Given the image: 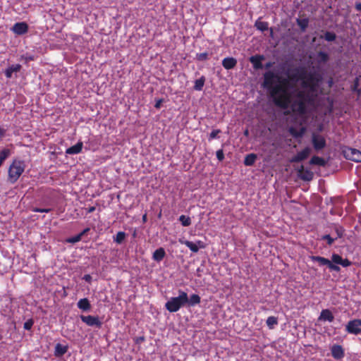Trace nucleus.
<instances>
[{"label":"nucleus","mask_w":361,"mask_h":361,"mask_svg":"<svg viewBox=\"0 0 361 361\" xmlns=\"http://www.w3.org/2000/svg\"><path fill=\"white\" fill-rule=\"evenodd\" d=\"M302 87L305 90H299L295 88L293 94H290L288 109L284 111L285 115L305 116L308 111V108L314 106L318 92V84L314 82L310 84L303 81Z\"/></svg>","instance_id":"nucleus-1"},{"label":"nucleus","mask_w":361,"mask_h":361,"mask_svg":"<svg viewBox=\"0 0 361 361\" xmlns=\"http://www.w3.org/2000/svg\"><path fill=\"white\" fill-rule=\"evenodd\" d=\"M280 76L272 71L264 73L262 87L268 92L269 98L275 106L286 111L288 109L289 94L280 84Z\"/></svg>","instance_id":"nucleus-2"},{"label":"nucleus","mask_w":361,"mask_h":361,"mask_svg":"<svg viewBox=\"0 0 361 361\" xmlns=\"http://www.w3.org/2000/svg\"><path fill=\"white\" fill-rule=\"evenodd\" d=\"M179 295L177 297H173L165 304L166 309L170 312H176L182 307L185 306L188 301L187 293L179 290Z\"/></svg>","instance_id":"nucleus-3"},{"label":"nucleus","mask_w":361,"mask_h":361,"mask_svg":"<svg viewBox=\"0 0 361 361\" xmlns=\"http://www.w3.org/2000/svg\"><path fill=\"white\" fill-rule=\"evenodd\" d=\"M25 163L24 161L15 159L8 169V181L15 183L24 172Z\"/></svg>","instance_id":"nucleus-4"},{"label":"nucleus","mask_w":361,"mask_h":361,"mask_svg":"<svg viewBox=\"0 0 361 361\" xmlns=\"http://www.w3.org/2000/svg\"><path fill=\"white\" fill-rule=\"evenodd\" d=\"M286 75L292 83V85H290V87L293 88L295 84L306 77L307 71L304 67L298 66L291 70H288Z\"/></svg>","instance_id":"nucleus-5"},{"label":"nucleus","mask_w":361,"mask_h":361,"mask_svg":"<svg viewBox=\"0 0 361 361\" xmlns=\"http://www.w3.org/2000/svg\"><path fill=\"white\" fill-rule=\"evenodd\" d=\"M259 142H262L261 150L267 153L268 156H271L276 152L277 145L274 140V137H258Z\"/></svg>","instance_id":"nucleus-6"},{"label":"nucleus","mask_w":361,"mask_h":361,"mask_svg":"<svg viewBox=\"0 0 361 361\" xmlns=\"http://www.w3.org/2000/svg\"><path fill=\"white\" fill-rule=\"evenodd\" d=\"M341 152L346 159L355 162H361V152L360 150L350 147L343 146L341 148Z\"/></svg>","instance_id":"nucleus-7"},{"label":"nucleus","mask_w":361,"mask_h":361,"mask_svg":"<svg viewBox=\"0 0 361 361\" xmlns=\"http://www.w3.org/2000/svg\"><path fill=\"white\" fill-rule=\"evenodd\" d=\"M311 260L317 262L321 266H327L331 271H340L341 269L338 265L333 264L329 259L321 256H311Z\"/></svg>","instance_id":"nucleus-8"},{"label":"nucleus","mask_w":361,"mask_h":361,"mask_svg":"<svg viewBox=\"0 0 361 361\" xmlns=\"http://www.w3.org/2000/svg\"><path fill=\"white\" fill-rule=\"evenodd\" d=\"M349 334L357 335L361 333V319H355L348 322L345 326Z\"/></svg>","instance_id":"nucleus-9"},{"label":"nucleus","mask_w":361,"mask_h":361,"mask_svg":"<svg viewBox=\"0 0 361 361\" xmlns=\"http://www.w3.org/2000/svg\"><path fill=\"white\" fill-rule=\"evenodd\" d=\"M80 318L82 322L85 323L89 326H95L100 329L102 326V322L97 316L80 315Z\"/></svg>","instance_id":"nucleus-10"},{"label":"nucleus","mask_w":361,"mask_h":361,"mask_svg":"<svg viewBox=\"0 0 361 361\" xmlns=\"http://www.w3.org/2000/svg\"><path fill=\"white\" fill-rule=\"evenodd\" d=\"M311 151L312 149L310 147H305L301 151L298 152L295 155H294L291 158L290 161L293 163H298L304 161L310 156Z\"/></svg>","instance_id":"nucleus-11"},{"label":"nucleus","mask_w":361,"mask_h":361,"mask_svg":"<svg viewBox=\"0 0 361 361\" xmlns=\"http://www.w3.org/2000/svg\"><path fill=\"white\" fill-rule=\"evenodd\" d=\"M265 59L264 55L256 54L250 57L249 61L252 64L255 70H261L264 68V66L262 63Z\"/></svg>","instance_id":"nucleus-12"},{"label":"nucleus","mask_w":361,"mask_h":361,"mask_svg":"<svg viewBox=\"0 0 361 361\" xmlns=\"http://www.w3.org/2000/svg\"><path fill=\"white\" fill-rule=\"evenodd\" d=\"M28 25L25 22L16 23L13 25L11 30L18 35H23L27 32Z\"/></svg>","instance_id":"nucleus-13"},{"label":"nucleus","mask_w":361,"mask_h":361,"mask_svg":"<svg viewBox=\"0 0 361 361\" xmlns=\"http://www.w3.org/2000/svg\"><path fill=\"white\" fill-rule=\"evenodd\" d=\"M298 176L302 180L310 181L313 179L314 173L309 169H305L304 166L302 165L298 169Z\"/></svg>","instance_id":"nucleus-14"},{"label":"nucleus","mask_w":361,"mask_h":361,"mask_svg":"<svg viewBox=\"0 0 361 361\" xmlns=\"http://www.w3.org/2000/svg\"><path fill=\"white\" fill-rule=\"evenodd\" d=\"M180 243L182 244H184L192 252H195V253L199 251L200 248L205 247L204 243L201 240H198V241H197V243H193V242L189 241V240L181 241Z\"/></svg>","instance_id":"nucleus-15"},{"label":"nucleus","mask_w":361,"mask_h":361,"mask_svg":"<svg viewBox=\"0 0 361 361\" xmlns=\"http://www.w3.org/2000/svg\"><path fill=\"white\" fill-rule=\"evenodd\" d=\"M312 144L315 151L322 150L326 145L325 137H312Z\"/></svg>","instance_id":"nucleus-16"},{"label":"nucleus","mask_w":361,"mask_h":361,"mask_svg":"<svg viewBox=\"0 0 361 361\" xmlns=\"http://www.w3.org/2000/svg\"><path fill=\"white\" fill-rule=\"evenodd\" d=\"M331 355L336 360L342 359L344 355V350L341 345H334L331 348Z\"/></svg>","instance_id":"nucleus-17"},{"label":"nucleus","mask_w":361,"mask_h":361,"mask_svg":"<svg viewBox=\"0 0 361 361\" xmlns=\"http://www.w3.org/2000/svg\"><path fill=\"white\" fill-rule=\"evenodd\" d=\"M255 27L261 32H264L268 30L269 28V23L265 21H262L261 18H259L255 23ZM273 29L270 28V35L271 37H273Z\"/></svg>","instance_id":"nucleus-18"},{"label":"nucleus","mask_w":361,"mask_h":361,"mask_svg":"<svg viewBox=\"0 0 361 361\" xmlns=\"http://www.w3.org/2000/svg\"><path fill=\"white\" fill-rule=\"evenodd\" d=\"M237 65V60L233 57H226L222 61V66L225 69L230 70L234 68Z\"/></svg>","instance_id":"nucleus-19"},{"label":"nucleus","mask_w":361,"mask_h":361,"mask_svg":"<svg viewBox=\"0 0 361 361\" xmlns=\"http://www.w3.org/2000/svg\"><path fill=\"white\" fill-rule=\"evenodd\" d=\"M83 144L82 142H78L76 145L66 149V154H79L82 149Z\"/></svg>","instance_id":"nucleus-20"},{"label":"nucleus","mask_w":361,"mask_h":361,"mask_svg":"<svg viewBox=\"0 0 361 361\" xmlns=\"http://www.w3.org/2000/svg\"><path fill=\"white\" fill-rule=\"evenodd\" d=\"M295 21H296V24L300 27V32H306L307 28L309 26V22H310L309 18H296Z\"/></svg>","instance_id":"nucleus-21"},{"label":"nucleus","mask_w":361,"mask_h":361,"mask_svg":"<svg viewBox=\"0 0 361 361\" xmlns=\"http://www.w3.org/2000/svg\"><path fill=\"white\" fill-rule=\"evenodd\" d=\"M166 256L165 250L163 247L157 249L152 255V259L156 262H161Z\"/></svg>","instance_id":"nucleus-22"},{"label":"nucleus","mask_w":361,"mask_h":361,"mask_svg":"<svg viewBox=\"0 0 361 361\" xmlns=\"http://www.w3.org/2000/svg\"><path fill=\"white\" fill-rule=\"evenodd\" d=\"M77 305L78 307L84 312H87L91 309L90 302L86 298L80 299Z\"/></svg>","instance_id":"nucleus-23"},{"label":"nucleus","mask_w":361,"mask_h":361,"mask_svg":"<svg viewBox=\"0 0 361 361\" xmlns=\"http://www.w3.org/2000/svg\"><path fill=\"white\" fill-rule=\"evenodd\" d=\"M319 319L331 322L334 321V317L329 310L326 309L322 310Z\"/></svg>","instance_id":"nucleus-24"},{"label":"nucleus","mask_w":361,"mask_h":361,"mask_svg":"<svg viewBox=\"0 0 361 361\" xmlns=\"http://www.w3.org/2000/svg\"><path fill=\"white\" fill-rule=\"evenodd\" d=\"M20 69H21V65H20V64L12 65L5 70L4 73L7 78H11L13 73L18 72L20 71Z\"/></svg>","instance_id":"nucleus-25"},{"label":"nucleus","mask_w":361,"mask_h":361,"mask_svg":"<svg viewBox=\"0 0 361 361\" xmlns=\"http://www.w3.org/2000/svg\"><path fill=\"white\" fill-rule=\"evenodd\" d=\"M68 348L67 345H63L61 343H57L55 345L54 355L56 357H61L66 353Z\"/></svg>","instance_id":"nucleus-26"},{"label":"nucleus","mask_w":361,"mask_h":361,"mask_svg":"<svg viewBox=\"0 0 361 361\" xmlns=\"http://www.w3.org/2000/svg\"><path fill=\"white\" fill-rule=\"evenodd\" d=\"M327 161L322 157L318 156H313L310 160V164L317 165L319 166H325Z\"/></svg>","instance_id":"nucleus-27"},{"label":"nucleus","mask_w":361,"mask_h":361,"mask_svg":"<svg viewBox=\"0 0 361 361\" xmlns=\"http://www.w3.org/2000/svg\"><path fill=\"white\" fill-rule=\"evenodd\" d=\"M257 160V155L255 154L251 153L247 154L244 159L243 164L246 166H252Z\"/></svg>","instance_id":"nucleus-28"},{"label":"nucleus","mask_w":361,"mask_h":361,"mask_svg":"<svg viewBox=\"0 0 361 361\" xmlns=\"http://www.w3.org/2000/svg\"><path fill=\"white\" fill-rule=\"evenodd\" d=\"M206 78L204 75L201 76L199 79L195 81L194 90L196 91H201L203 89Z\"/></svg>","instance_id":"nucleus-29"},{"label":"nucleus","mask_w":361,"mask_h":361,"mask_svg":"<svg viewBox=\"0 0 361 361\" xmlns=\"http://www.w3.org/2000/svg\"><path fill=\"white\" fill-rule=\"evenodd\" d=\"M201 302V298L197 294H192L190 295V298H188V301L187 304L189 306H195L196 305L200 304Z\"/></svg>","instance_id":"nucleus-30"},{"label":"nucleus","mask_w":361,"mask_h":361,"mask_svg":"<svg viewBox=\"0 0 361 361\" xmlns=\"http://www.w3.org/2000/svg\"><path fill=\"white\" fill-rule=\"evenodd\" d=\"M317 61L319 63H326L329 60V56L327 53L320 51L317 53Z\"/></svg>","instance_id":"nucleus-31"},{"label":"nucleus","mask_w":361,"mask_h":361,"mask_svg":"<svg viewBox=\"0 0 361 361\" xmlns=\"http://www.w3.org/2000/svg\"><path fill=\"white\" fill-rule=\"evenodd\" d=\"M321 39H324L327 42H334L336 39V35L333 32L326 31L324 35L320 36Z\"/></svg>","instance_id":"nucleus-32"},{"label":"nucleus","mask_w":361,"mask_h":361,"mask_svg":"<svg viewBox=\"0 0 361 361\" xmlns=\"http://www.w3.org/2000/svg\"><path fill=\"white\" fill-rule=\"evenodd\" d=\"M266 323L269 329H273L278 324V319L276 317L270 316L267 318Z\"/></svg>","instance_id":"nucleus-33"},{"label":"nucleus","mask_w":361,"mask_h":361,"mask_svg":"<svg viewBox=\"0 0 361 361\" xmlns=\"http://www.w3.org/2000/svg\"><path fill=\"white\" fill-rule=\"evenodd\" d=\"M11 150L8 148H5L0 151V166L3 162L10 156Z\"/></svg>","instance_id":"nucleus-34"},{"label":"nucleus","mask_w":361,"mask_h":361,"mask_svg":"<svg viewBox=\"0 0 361 361\" xmlns=\"http://www.w3.org/2000/svg\"><path fill=\"white\" fill-rule=\"evenodd\" d=\"M178 220L183 226H188L191 224V219L189 216L181 215Z\"/></svg>","instance_id":"nucleus-35"},{"label":"nucleus","mask_w":361,"mask_h":361,"mask_svg":"<svg viewBox=\"0 0 361 361\" xmlns=\"http://www.w3.org/2000/svg\"><path fill=\"white\" fill-rule=\"evenodd\" d=\"M125 238H126V233L123 231H119L116 233V235L114 238V241L118 244H121L123 243Z\"/></svg>","instance_id":"nucleus-36"},{"label":"nucleus","mask_w":361,"mask_h":361,"mask_svg":"<svg viewBox=\"0 0 361 361\" xmlns=\"http://www.w3.org/2000/svg\"><path fill=\"white\" fill-rule=\"evenodd\" d=\"M321 240H326L328 245H331L335 240H336L334 235H331L329 234L324 235L321 237Z\"/></svg>","instance_id":"nucleus-37"},{"label":"nucleus","mask_w":361,"mask_h":361,"mask_svg":"<svg viewBox=\"0 0 361 361\" xmlns=\"http://www.w3.org/2000/svg\"><path fill=\"white\" fill-rule=\"evenodd\" d=\"M195 59L199 61H205L209 59V54L207 52L197 53Z\"/></svg>","instance_id":"nucleus-38"},{"label":"nucleus","mask_w":361,"mask_h":361,"mask_svg":"<svg viewBox=\"0 0 361 361\" xmlns=\"http://www.w3.org/2000/svg\"><path fill=\"white\" fill-rule=\"evenodd\" d=\"M343 258L338 254H333L331 256V262L336 265L341 264Z\"/></svg>","instance_id":"nucleus-39"},{"label":"nucleus","mask_w":361,"mask_h":361,"mask_svg":"<svg viewBox=\"0 0 361 361\" xmlns=\"http://www.w3.org/2000/svg\"><path fill=\"white\" fill-rule=\"evenodd\" d=\"M34 324V321L32 319H27L25 323H24V329L25 330H30Z\"/></svg>","instance_id":"nucleus-40"},{"label":"nucleus","mask_w":361,"mask_h":361,"mask_svg":"<svg viewBox=\"0 0 361 361\" xmlns=\"http://www.w3.org/2000/svg\"><path fill=\"white\" fill-rule=\"evenodd\" d=\"M343 231L342 229V228H336L335 229V235H333L335 238L336 240H337L338 238H340L343 236Z\"/></svg>","instance_id":"nucleus-41"},{"label":"nucleus","mask_w":361,"mask_h":361,"mask_svg":"<svg viewBox=\"0 0 361 361\" xmlns=\"http://www.w3.org/2000/svg\"><path fill=\"white\" fill-rule=\"evenodd\" d=\"M81 240L80 235L78 234L72 238H70L67 240V242L71 243H75Z\"/></svg>","instance_id":"nucleus-42"},{"label":"nucleus","mask_w":361,"mask_h":361,"mask_svg":"<svg viewBox=\"0 0 361 361\" xmlns=\"http://www.w3.org/2000/svg\"><path fill=\"white\" fill-rule=\"evenodd\" d=\"M216 158L219 161H222L224 159V153L222 149H219L216 151Z\"/></svg>","instance_id":"nucleus-43"},{"label":"nucleus","mask_w":361,"mask_h":361,"mask_svg":"<svg viewBox=\"0 0 361 361\" xmlns=\"http://www.w3.org/2000/svg\"><path fill=\"white\" fill-rule=\"evenodd\" d=\"M155 104H154V107L157 109H159L161 106V104L162 103L164 102V99L161 98V99H155Z\"/></svg>","instance_id":"nucleus-44"},{"label":"nucleus","mask_w":361,"mask_h":361,"mask_svg":"<svg viewBox=\"0 0 361 361\" xmlns=\"http://www.w3.org/2000/svg\"><path fill=\"white\" fill-rule=\"evenodd\" d=\"M352 262L348 259H343L341 265L343 267H347L350 266Z\"/></svg>","instance_id":"nucleus-45"},{"label":"nucleus","mask_w":361,"mask_h":361,"mask_svg":"<svg viewBox=\"0 0 361 361\" xmlns=\"http://www.w3.org/2000/svg\"><path fill=\"white\" fill-rule=\"evenodd\" d=\"M290 135H297V136H299V135H303V132H300V133H298L296 131H295L293 130V128H290Z\"/></svg>","instance_id":"nucleus-46"},{"label":"nucleus","mask_w":361,"mask_h":361,"mask_svg":"<svg viewBox=\"0 0 361 361\" xmlns=\"http://www.w3.org/2000/svg\"><path fill=\"white\" fill-rule=\"evenodd\" d=\"M25 59L26 62L30 61H34L35 56L32 55L26 54V56H25Z\"/></svg>","instance_id":"nucleus-47"},{"label":"nucleus","mask_w":361,"mask_h":361,"mask_svg":"<svg viewBox=\"0 0 361 361\" xmlns=\"http://www.w3.org/2000/svg\"><path fill=\"white\" fill-rule=\"evenodd\" d=\"M90 231V228H85L82 232H80L78 235H80V238L82 239V237L87 233Z\"/></svg>","instance_id":"nucleus-48"},{"label":"nucleus","mask_w":361,"mask_h":361,"mask_svg":"<svg viewBox=\"0 0 361 361\" xmlns=\"http://www.w3.org/2000/svg\"><path fill=\"white\" fill-rule=\"evenodd\" d=\"M355 8L357 11L361 12V3L357 2L355 5Z\"/></svg>","instance_id":"nucleus-49"},{"label":"nucleus","mask_w":361,"mask_h":361,"mask_svg":"<svg viewBox=\"0 0 361 361\" xmlns=\"http://www.w3.org/2000/svg\"><path fill=\"white\" fill-rule=\"evenodd\" d=\"M95 209H96L95 207L92 206L87 209V212L89 214L92 213L95 211Z\"/></svg>","instance_id":"nucleus-50"},{"label":"nucleus","mask_w":361,"mask_h":361,"mask_svg":"<svg viewBox=\"0 0 361 361\" xmlns=\"http://www.w3.org/2000/svg\"><path fill=\"white\" fill-rule=\"evenodd\" d=\"M273 66V63L271 62H268L264 66V68H266V69H269L270 68L271 66Z\"/></svg>","instance_id":"nucleus-51"},{"label":"nucleus","mask_w":361,"mask_h":361,"mask_svg":"<svg viewBox=\"0 0 361 361\" xmlns=\"http://www.w3.org/2000/svg\"><path fill=\"white\" fill-rule=\"evenodd\" d=\"M42 208H38V207H33L32 209V211L34 212H40L42 213Z\"/></svg>","instance_id":"nucleus-52"},{"label":"nucleus","mask_w":361,"mask_h":361,"mask_svg":"<svg viewBox=\"0 0 361 361\" xmlns=\"http://www.w3.org/2000/svg\"><path fill=\"white\" fill-rule=\"evenodd\" d=\"M52 209L51 208H42V213H49L51 211Z\"/></svg>","instance_id":"nucleus-53"},{"label":"nucleus","mask_w":361,"mask_h":361,"mask_svg":"<svg viewBox=\"0 0 361 361\" xmlns=\"http://www.w3.org/2000/svg\"><path fill=\"white\" fill-rule=\"evenodd\" d=\"M145 341V338L143 336L139 337L136 340L137 343H140V342H143Z\"/></svg>","instance_id":"nucleus-54"},{"label":"nucleus","mask_w":361,"mask_h":361,"mask_svg":"<svg viewBox=\"0 0 361 361\" xmlns=\"http://www.w3.org/2000/svg\"><path fill=\"white\" fill-rule=\"evenodd\" d=\"M84 279H85L86 281H90V279H91V276H90V275H89V274L85 275V276H84Z\"/></svg>","instance_id":"nucleus-55"},{"label":"nucleus","mask_w":361,"mask_h":361,"mask_svg":"<svg viewBox=\"0 0 361 361\" xmlns=\"http://www.w3.org/2000/svg\"><path fill=\"white\" fill-rule=\"evenodd\" d=\"M219 133V131H218V130H213L210 133L209 135H211V136H213V135H217V133Z\"/></svg>","instance_id":"nucleus-56"},{"label":"nucleus","mask_w":361,"mask_h":361,"mask_svg":"<svg viewBox=\"0 0 361 361\" xmlns=\"http://www.w3.org/2000/svg\"><path fill=\"white\" fill-rule=\"evenodd\" d=\"M5 133V130L0 127V135H4Z\"/></svg>","instance_id":"nucleus-57"},{"label":"nucleus","mask_w":361,"mask_h":361,"mask_svg":"<svg viewBox=\"0 0 361 361\" xmlns=\"http://www.w3.org/2000/svg\"><path fill=\"white\" fill-rule=\"evenodd\" d=\"M243 135H249L248 130H245Z\"/></svg>","instance_id":"nucleus-58"},{"label":"nucleus","mask_w":361,"mask_h":361,"mask_svg":"<svg viewBox=\"0 0 361 361\" xmlns=\"http://www.w3.org/2000/svg\"><path fill=\"white\" fill-rule=\"evenodd\" d=\"M142 220H143V221H146V220H147V216H146V214H145V215L142 216Z\"/></svg>","instance_id":"nucleus-59"},{"label":"nucleus","mask_w":361,"mask_h":361,"mask_svg":"<svg viewBox=\"0 0 361 361\" xmlns=\"http://www.w3.org/2000/svg\"><path fill=\"white\" fill-rule=\"evenodd\" d=\"M358 85V79L356 78V82L355 83V87Z\"/></svg>","instance_id":"nucleus-60"},{"label":"nucleus","mask_w":361,"mask_h":361,"mask_svg":"<svg viewBox=\"0 0 361 361\" xmlns=\"http://www.w3.org/2000/svg\"><path fill=\"white\" fill-rule=\"evenodd\" d=\"M310 80H311V81H312V82L314 81V76H313L312 75H310Z\"/></svg>","instance_id":"nucleus-61"},{"label":"nucleus","mask_w":361,"mask_h":361,"mask_svg":"<svg viewBox=\"0 0 361 361\" xmlns=\"http://www.w3.org/2000/svg\"><path fill=\"white\" fill-rule=\"evenodd\" d=\"M3 338V336L1 334H0V340H1Z\"/></svg>","instance_id":"nucleus-62"},{"label":"nucleus","mask_w":361,"mask_h":361,"mask_svg":"<svg viewBox=\"0 0 361 361\" xmlns=\"http://www.w3.org/2000/svg\"><path fill=\"white\" fill-rule=\"evenodd\" d=\"M312 135L315 136V135H317V134H315L314 133H313L312 134Z\"/></svg>","instance_id":"nucleus-63"},{"label":"nucleus","mask_w":361,"mask_h":361,"mask_svg":"<svg viewBox=\"0 0 361 361\" xmlns=\"http://www.w3.org/2000/svg\"><path fill=\"white\" fill-rule=\"evenodd\" d=\"M360 50L361 51V44H360Z\"/></svg>","instance_id":"nucleus-64"}]
</instances>
